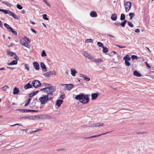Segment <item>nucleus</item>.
Here are the masks:
<instances>
[{
  "label": "nucleus",
  "mask_w": 154,
  "mask_h": 154,
  "mask_svg": "<svg viewBox=\"0 0 154 154\" xmlns=\"http://www.w3.org/2000/svg\"><path fill=\"white\" fill-rule=\"evenodd\" d=\"M30 29H31V30L33 33H35V34H36V33H37V32H36V31L34 30V29H33L32 28H31Z\"/></svg>",
  "instance_id": "13d9d810"
},
{
  "label": "nucleus",
  "mask_w": 154,
  "mask_h": 154,
  "mask_svg": "<svg viewBox=\"0 0 154 154\" xmlns=\"http://www.w3.org/2000/svg\"><path fill=\"white\" fill-rule=\"evenodd\" d=\"M10 30L14 35H16L17 34V32L14 30L12 28H11V29H10Z\"/></svg>",
  "instance_id": "49530a36"
},
{
  "label": "nucleus",
  "mask_w": 154,
  "mask_h": 154,
  "mask_svg": "<svg viewBox=\"0 0 154 154\" xmlns=\"http://www.w3.org/2000/svg\"><path fill=\"white\" fill-rule=\"evenodd\" d=\"M124 5L125 6V11L126 12H128L130 9L131 7V3L130 2H125Z\"/></svg>",
  "instance_id": "20e7f679"
},
{
  "label": "nucleus",
  "mask_w": 154,
  "mask_h": 154,
  "mask_svg": "<svg viewBox=\"0 0 154 154\" xmlns=\"http://www.w3.org/2000/svg\"><path fill=\"white\" fill-rule=\"evenodd\" d=\"M24 87H32L29 83H28L27 84L24 85Z\"/></svg>",
  "instance_id": "6e6d98bb"
},
{
  "label": "nucleus",
  "mask_w": 154,
  "mask_h": 154,
  "mask_svg": "<svg viewBox=\"0 0 154 154\" xmlns=\"http://www.w3.org/2000/svg\"><path fill=\"white\" fill-rule=\"evenodd\" d=\"M89 60H91L92 61H93L94 62H95L96 61L95 60V58H94L91 55L90 57L89 58Z\"/></svg>",
  "instance_id": "2f4dec72"
},
{
  "label": "nucleus",
  "mask_w": 154,
  "mask_h": 154,
  "mask_svg": "<svg viewBox=\"0 0 154 154\" xmlns=\"http://www.w3.org/2000/svg\"><path fill=\"white\" fill-rule=\"evenodd\" d=\"M17 8L20 9L21 10L23 8L19 4H17Z\"/></svg>",
  "instance_id": "c03bdc74"
},
{
  "label": "nucleus",
  "mask_w": 154,
  "mask_h": 154,
  "mask_svg": "<svg viewBox=\"0 0 154 154\" xmlns=\"http://www.w3.org/2000/svg\"><path fill=\"white\" fill-rule=\"evenodd\" d=\"M68 85H70V87H73V85H72V84H61L60 85V86H63L64 87H68Z\"/></svg>",
  "instance_id": "b1692460"
},
{
  "label": "nucleus",
  "mask_w": 154,
  "mask_h": 154,
  "mask_svg": "<svg viewBox=\"0 0 154 154\" xmlns=\"http://www.w3.org/2000/svg\"><path fill=\"white\" fill-rule=\"evenodd\" d=\"M42 85L43 87H52V85L50 84L46 83H42Z\"/></svg>",
  "instance_id": "a878e982"
},
{
  "label": "nucleus",
  "mask_w": 154,
  "mask_h": 154,
  "mask_svg": "<svg viewBox=\"0 0 154 154\" xmlns=\"http://www.w3.org/2000/svg\"><path fill=\"white\" fill-rule=\"evenodd\" d=\"M100 136V135H96L91 136V137H90V138H95V137H98Z\"/></svg>",
  "instance_id": "603ef678"
},
{
  "label": "nucleus",
  "mask_w": 154,
  "mask_h": 154,
  "mask_svg": "<svg viewBox=\"0 0 154 154\" xmlns=\"http://www.w3.org/2000/svg\"><path fill=\"white\" fill-rule=\"evenodd\" d=\"M88 94H85L83 93H80L77 95L75 97V98L83 104L88 103L89 100Z\"/></svg>",
  "instance_id": "f03ea898"
},
{
  "label": "nucleus",
  "mask_w": 154,
  "mask_h": 154,
  "mask_svg": "<svg viewBox=\"0 0 154 154\" xmlns=\"http://www.w3.org/2000/svg\"><path fill=\"white\" fill-rule=\"evenodd\" d=\"M89 127H96L95 123L91 124L89 125Z\"/></svg>",
  "instance_id": "5fc2aeb1"
},
{
  "label": "nucleus",
  "mask_w": 154,
  "mask_h": 154,
  "mask_svg": "<svg viewBox=\"0 0 154 154\" xmlns=\"http://www.w3.org/2000/svg\"><path fill=\"white\" fill-rule=\"evenodd\" d=\"M19 92V89L17 87H15L13 90V94H18Z\"/></svg>",
  "instance_id": "6ab92c4d"
},
{
  "label": "nucleus",
  "mask_w": 154,
  "mask_h": 154,
  "mask_svg": "<svg viewBox=\"0 0 154 154\" xmlns=\"http://www.w3.org/2000/svg\"><path fill=\"white\" fill-rule=\"evenodd\" d=\"M127 22V20H124L122 22H121L120 24L121 26L123 27H124L125 26V24Z\"/></svg>",
  "instance_id": "4be33fe9"
},
{
  "label": "nucleus",
  "mask_w": 154,
  "mask_h": 154,
  "mask_svg": "<svg viewBox=\"0 0 154 154\" xmlns=\"http://www.w3.org/2000/svg\"><path fill=\"white\" fill-rule=\"evenodd\" d=\"M23 40H24L26 42H28V43H30L31 40L29 39L28 38L26 37V36H24V37Z\"/></svg>",
  "instance_id": "bb28decb"
},
{
  "label": "nucleus",
  "mask_w": 154,
  "mask_h": 154,
  "mask_svg": "<svg viewBox=\"0 0 154 154\" xmlns=\"http://www.w3.org/2000/svg\"><path fill=\"white\" fill-rule=\"evenodd\" d=\"M49 72L51 76L53 74H54V75H55L56 74V72L54 70L52 71H50Z\"/></svg>",
  "instance_id": "a19ab883"
},
{
  "label": "nucleus",
  "mask_w": 154,
  "mask_h": 154,
  "mask_svg": "<svg viewBox=\"0 0 154 154\" xmlns=\"http://www.w3.org/2000/svg\"><path fill=\"white\" fill-rule=\"evenodd\" d=\"M71 75L73 76H75L76 73H77V71L74 69L72 68L70 70Z\"/></svg>",
  "instance_id": "2eb2a0df"
},
{
  "label": "nucleus",
  "mask_w": 154,
  "mask_h": 154,
  "mask_svg": "<svg viewBox=\"0 0 154 154\" xmlns=\"http://www.w3.org/2000/svg\"><path fill=\"white\" fill-rule=\"evenodd\" d=\"M135 32L137 33H139L140 32V30L139 29H136L135 30Z\"/></svg>",
  "instance_id": "e2e57ef3"
},
{
  "label": "nucleus",
  "mask_w": 154,
  "mask_h": 154,
  "mask_svg": "<svg viewBox=\"0 0 154 154\" xmlns=\"http://www.w3.org/2000/svg\"><path fill=\"white\" fill-rule=\"evenodd\" d=\"M114 24L117 26H119L120 25V23L119 22H116L114 23Z\"/></svg>",
  "instance_id": "bf43d9fd"
},
{
  "label": "nucleus",
  "mask_w": 154,
  "mask_h": 154,
  "mask_svg": "<svg viewBox=\"0 0 154 154\" xmlns=\"http://www.w3.org/2000/svg\"><path fill=\"white\" fill-rule=\"evenodd\" d=\"M95 60H96L95 61H95V63L98 62V63H100L102 62L103 61V60H102V59H101L100 58H98V59L95 58Z\"/></svg>",
  "instance_id": "72a5a7b5"
},
{
  "label": "nucleus",
  "mask_w": 154,
  "mask_h": 154,
  "mask_svg": "<svg viewBox=\"0 0 154 154\" xmlns=\"http://www.w3.org/2000/svg\"><path fill=\"white\" fill-rule=\"evenodd\" d=\"M129 16L130 17V19L131 20L135 16V14L134 13H130Z\"/></svg>",
  "instance_id": "412c9836"
},
{
  "label": "nucleus",
  "mask_w": 154,
  "mask_h": 154,
  "mask_svg": "<svg viewBox=\"0 0 154 154\" xmlns=\"http://www.w3.org/2000/svg\"><path fill=\"white\" fill-rule=\"evenodd\" d=\"M41 67L42 68V70L44 72H46L47 71V69L46 68V66L43 62H41L40 63Z\"/></svg>",
  "instance_id": "1a4fd4ad"
},
{
  "label": "nucleus",
  "mask_w": 154,
  "mask_h": 154,
  "mask_svg": "<svg viewBox=\"0 0 154 154\" xmlns=\"http://www.w3.org/2000/svg\"><path fill=\"white\" fill-rule=\"evenodd\" d=\"M38 92H39V91H36L33 92H32L33 95H35V94H36L38 93Z\"/></svg>",
  "instance_id": "052dcab7"
},
{
  "label": "nucleus",
  "mask_w": 154,
  "mask_h": 154,
  "mask_svg": "<svg viewBox=\"0 0 154 154\" xmlns=\"http://www.w3.org/2000/svg\"><path fill=\"white\" fill-rule=\"evenodd\" d=\"M8 88V87H2V88H0V90L1 91H5L6 90V88Z\"/></svg>",
  "instance_id": "864d4df0"
},
{
  "label": "nucleus",
  "mask_w": 154,
  "mask_h": 154,
  "mask_svg": "<svg viewBox=\"0 0 154 154\" xmlns=\"http://www.w3.org/2000/svg\"><path fill=\"white\" fill-rule=\"evenodd\" d=\"M8 14L10 16H12V15L14 14L12 12H11L9 10H8Z\"/></svg>",
  "instance_id": "09e8293b"
},
{
  "label": "nucleus",
  "mask_w": 154,
  "mask_h": 154,
  "mask_svg": "<svg viewBox=\"0 0 154 154\" xmlns=\"http://www.w3.org/2000/svg\"><path fill=\"white\" fill-rule=\"evenodd\" d=\"M34 95H33V93H31L30 94H29V97H32L33 96H34Z\"/></svg>",
  "instance_id": "774afa93"
},
{
  "label": "nucleus",
  "mask_w": 154,
  "mask_h": 154,
  "mask_svg": "<svg viewBox=\"0 0 154 154\" xmlns=\"http://www.w3.org/2000/svg\"><path fill=\"white\" fill-rule=\"evenodd\" d=\"M20 42L21 44L22 45L24 46H25L27 48H29L30 46L27 43H25V42H23V41H22L21 40H20Z\"/></svg>",
  "instance_id": "f8f14e48"
},
{
  "label": "nucleus",
  "mask_w": 154,
  "mask_h": 154,
  "mask_svg": "<svg viewBox=\"0 0 154 154\" xmlns=\"http://www.w3.org/2000/svg\"><path fill=\"white\" fill-rule=\"evenodd\" d=\"M47 55V54L45 52V51L43 50L42 52V53L41 54V56L42 57H45Z\"/></svg>",
  "instance_id": "e433bc0d"
},
{
  "label": "nucleus",
  "mask_w": 154,
  "mask_h": 154,
  "mask_svg": "<svg viewBox=\"0 0 154 154\" xmlns=\"http://www.w3.org/2000/svg\"><path fill=\"white\" fill-rule=\"evenodd\" d=\"M128 25L130 26L131 27H134V25L132 24V23L129 21L128 22Z\"/></svg>",
  "instance_id": "79ce46f5"
},
{
  "label": "nucleus",
  "mask_w": 154,
  "mask_h": 154,
  "mask_svg": "<svg viewBox=\"0 0 154 154\" xmlns=\"http://www.w3.org/2000/svg\"><path fill=\"white\" fill-rule=\"evenodd\" d=\"M31 100V98H28V99L27 100V102L25 104V106H27L28 105L29 103H30V101Z\"/></svg>",
  "instance_id": "f704fd0d"
},
{
  "label": "nucleus",
  "mask_w": 154,
  "mask_h": 154,
  "mask_svg": "<svg viewBox=\"0 0 154 154\" xmlns=\"http://www.w3.org/2000/svg\"><path fill=\"white\" fill-rule=\"evenodd\" d=\"M42 131V129L40 128H38V129H37V130H35V131L36 132H37L38 131Z\"/></svg>",
  "instance_id": "69168bd1"
},
{
  "label": "nucleus",
  "mask_w": 154,
  "mask_h": 154,
  "mask_svg": "<svg viewBox=\"0 0 154 154\" xmlns=\"http://www.w3.org/2000/svg\"><path fill=\"white\" fill-rule=\"evenodd\" d=\"M43 18L45 20H48V18L47 17V15L46 14H44L42 15Z\"/></svg>",
  "instance_id": "58836bf2"
},
{
  "label": "nucleus",
  "mask_w": 154,
  "mask_h": 154,
  "mask_svg": "<svg viewBox=\"0 0 154 154\" xmlns=\"http://www.w3.org/2000/svg\"><path fill=\"white\" fill-rule=\"evenodd\" d=\"M90 15L91 17H95L97 16V13L94 11H92L90 13Z\"/></svg>",
  "instance_id": "a211bd4d"
},
{
  "label": "nucleus",
  "mask_w": 154,
  "mask_h": 154,
  "mask_svg": "<svg viewBox=\"0 0 154 154\" xmlns=\"http://www.w3.org/2000/svg\"><path fill=\"white\" fill-rule=\"evenodd\" d=\"M123 59L125 60V64L126 66H130L131 63L129 61L131 60V58L130 57L129 55H126L123 57Z\"/></svg>",
  "instance_id": "7ed1b4c3"
},
{
  "label": "nucleus",
  "mask_w": 154,
  "mask_h": 154,
  "mask_svg": "<svg viewBox=\"0 0 154 154\" xmlns=\"http://www.w3.org/2000/svg\"><path fill=\"white\" fill-rule=\"evenodd\" d=\"M12 17H13L14 19H16L18 20L19 19L18 17L17 16L16 14H14L13 15H12Z\"/></svg>",
  "instance_id": "de8ad7c7"
},
{
  "label": "nucleus",
  "mask_w": 154,
  "mask_h": 154,
  "mask_svg": "<svg viewBox=\"0 0 154 154\" xmlns=\"http://www.w3.org/2000/svg\"><path fill=\"white\" fill-rule=\"evenodd\" d=\"M44 118L46 119H50L51 118V116L48 115H45L43 116Z\"/></svg>",
  "instance_id": "7c9ffc66"
},
{
  "label": "nucleus",
  "mask_w": 154,
  "mask_h": 154,
  "mask_svg": "<svg viewBox=\"0 0 154 154\" xmlns=\"http://www.w3.org/2000/svg\"><path fill=\"white\" fill-rule=\"evenodd\" d=\"M125 16L123 14H121L120 19L121 20H124L125 19Z\"/></svg>",
  "instance_id": "393cba45"
},
{
  "label": "nucleus",
  "mask_w": 154,
  "mask_h": 154,
  "mask_svg": "<svg viewBox=\"0 0 154 154\" xmlns=\"http://www.w3.org/2000/svg\"><path fill=\"white\" fill-rule=\"evenodd\" d=\"M17 60H16V59L15 60H13L10 63H8L7 65L9 66L16 65L17 63Z\"/></svg>",
  "instance_id": "ddd939ff"
},
{
  "label": "nucleus",
  "mask_w": 154,
  "mask_h": 154,
  "mask_svg": "<svg viewBox=\"0 0 154 154\" xmlns=\"http://www.w3.org/2000/svg\"><path fill=\"white\" fill-rule=\"evenodd\" d=\"M4 26L8 29H9L10 30V29H11L12 28L9 25L5 23L4 24Z\"/></svg>",
  "instance_id": "cd10ccee"
},
{
  "label": "nucleus",
  "mask_w": 154,
  "mask_h": 154,
  "mask_svg": "<svg viewBox=\"0 0 154 154\" xmlns=\"http://www.w3.org/2000/svg\"><path fill=\"white\" fill-rule=\"evenodd\" d=\"M73 87H65V90L69 91Z\"/></svg>",
  "instance_id": "4d7b16f0"
},
{
  "label": "nucleus",
  "mask_w": 154,
  "mask_h": 154,
  "mask_svg": "<svg viewBox=\"0 0 154 154\" xmlns=\"http://www.w3.org/2000/svg\"><path fill=\"white\" fill-rule=\"evenodd\" d=\"M33 87H40L41 83L38 80H35L32 82Z\"/></svg>",
  "instance_id": "423d86ee"
},
{
  "label": "nucleus",
  "mask_w": 154,
  "mask_h": 154,
  "mask_svg": "<svg viewBox=\"0 0 154 154\" xmlns=\"http://www.w3.org/2000/svg\"><path fill=\"white\" fill-rule=\"evenodd\" d=\"M24 66H25L26 69L27 71H29V65L27 64H25L24 65Z\"/></svg>",
  "instance_id": "4c0bfd02"
},
{
  "label": "nucleus",
  "mask_w": 154,
  "mask_h": 154,
  "mask_svg": "<svg viewBox=\"0 0 154 154\" xmlns=\"http://www.w3.org/2000/svg\"><path fill=\"white\" fill-rule=\"evenodd\" d=\"M117 18V15L116 14H112L111 16V19L112 20L115 21L116 20Z\"/></svg>",
  "instance_id": "dca6fc26"
},
{
  "label": "nucleus",
  "mask_w": 154,
  "mask_h": 154,
  "mask_svg": "<svg viewBox=\"0 0 154 154\" xmlns=\"http://www.w3.org/2000/svg\"><path fill=\"white\" fill-rule=\"evenodd\" d=\"M36 118V116H27L25 117H23L21 118L24 119H34Z\"/></svg>",
  "instance_id": "9b49d317"
},
{
  "label": "nucleus",
  "mask_w": 154,
  "mask_h": 154,
  "mask_svg": "<svg viewBox=\"0 0 154 154\" xmlns=\"http://www.w3.org/2000/svg\"><path fill=\"white\" fill-rule=\"evenodd\" d=\"M134 75L137 77H140L141 76V74L138 71L136 70L134 72Z\"/></svg>",
  "instance_id": "f3484780"
},
{
  "label": "nucleus",
  "mask_w": 154,
  "mask_h": 154,
  "mask_svg": "<svg viewBox=\"0 0 154 154\" xmlns=\"http://www.w3.org/2000/svg\"><path fill=\"white\" fill-rule=\"evenodd\" d=\"M131 58H132V59L133 60H137L138 59V57L136 55H133L132 56Z\"/></svg>",
  "instance_id": "473e14b6"
},
{
  "label": "nucleus",
  "mask_w": 154,
  "mask_h": 154,
  "mask_svg": "<svg viewBox=\"0 0 154 154\" xmlns=\"http://www.w3.org/2000/svg\"><path fill=\"white\" fill-rule=\"evenodd\" d=\"M82 54L85 57H87V56L88 55V54L87 52L84 51L83 52Z\"/></svg>",
  "instance_id": "a18cd8bd"
},
{
  "label": "nucleus",
  "mask_w": 154,
  "mask_h": 154,
  "mask_svg": "<svg viewBox=\"0 0 154 154\" xmlns=\"http://www.w3.org/2000/svg\"><path fill=\"white\" fill-rule=\"evenodd\" d=\"M3 26V24L2 22L0 20V27H2Z\"/></svg>",
  "instance_id": "338daca9"
},
{
  "label": "nucleus",
  "mask_w": 154,
  "mask_h": 154,
  "mask_svg": "<svg viewBox=\"0 0 154 154\" xmlns=\"http://www.w3.org/2000/svg\"><path fill=\"white\" fill-rule=\"evenodd\" d=\"M7 53L8 55H10L11 56H14V58L18 60L19 59V58L17 56L16 54L12 51H11L9 50H7Z\"/></svg>",
  "instance_id": "39448f33"
},
{
  "label": "nucleus",
  "mask_w": 154,
  "mask_h": 154,
  "mask_svg": "<svg viewBox=\"0 0 154 154\" xmlns=\"http://www.w3.org/2000/svg\"><path fill=\"white\" fill-rule=\"evenodd\" d=\"M56 90L55 87H45V88L40 89L41 91H43V92L46 93L47 95L45 96L41 97L39 98V100L41 102L42 104H44L47 101V98L49 95H53L52 93Z\"/></svg>",
  "instance_id": "f257e3e1"
},
{
  "label": "nucleus",
  "mask_w": 154,
  "mask_h": 154,
  "mask_svg": "<svg viewBox=\"0 0 154 154\" xmlns=\"http://www.w3.org/2000/svg\"><path fill=\"white\" fill-rule=\"evenodd\" d=\"M95 125L96 127H98L99 126H102L103 125V124L102 123L99 122L97 123H95Z\"/></svg>",
  "instance_id": "c9c22d12"
},
{
  "label": "nucleus",
  "mask_w": 154,
  "mask_h": 154,
  "mask_svg": "<svg viewBox=\"0 0 154 154\" xmlns=\"http://www.w3.org/2000/svg\"><path fill=\"white\" fill-rule=\"evenodd\" d=\"M102 48H103V53H106L107 52L108 49L106 47L103 46Z\"/></svg>",
  "instance_id": "5701e85b"
},
{
  "label": "nucleus",
  "mask_w": 154,
  "mask_h": 154,
  "mask_svg": "<svg viewBox=\"0 0 154 154\" xmlns=\"http://www.w3.org/2000/svg\"><path fill=\"white\" fill-rule=\"evenodd\" d=\"M8 10L2 9V12H3L5 14H8Z\"/></svg>",
  "instance_id": "8fccbe9b"
},
{
  "label": "nucleus",
  "mask_w": 154,
  "mask_h": 154,
  "mask_svg": "<svg viewBox=\"0 0 154 154\" xmlns=\"http://www.w3.org/2000/svg\"><path fill=\"white\" fill-rule=\"evenodd\" d=\"M100 95V94L98 92L92 94L91 95V100H93L96 99Z\"/></svg>",
  "instance_id": "0eeeda50"
},
{
  "label": "nucleus",
  "mask_w": 154,
  "mask_h": 154,
  "mask_svg": "<svg viewBox=\"0 0 154 154\" xmlns=\"http://www.w3.org/2000/svg\"><path fill=\"white\" fill-rule=\"evenodd\" d=\"M2 3L5 5L7 6L11 7V4L8 2V1H4L2 2Z\"/></svg>",
  "instance_id": "aec40b11"
},
{
  "label": "nucleus",
  "mask_w": 154,
  "mask_h": 154,
  "mask_svg": "<svg viewBox=\"0 0 154 154\" xmlns=\"http://www.w3.org/2000/svg\"><path fill=\"white\" fill-rule=\"evenodd\" d=\"M97 45L99 47H103L104 46L103 44L101 42H98L97 43Z\"/></svg>",
  "instance_id": "ea45409f"
},
{
  "label": "nucleus",
  "mask_w": 154,
  "mask_h": 154,
  "mask_svg": "<svg viewBox=\"0 0 154 154\" xmlns=\"http://www.w3.org/2000/svg\"><path fill=\"white\" fill-rule=\"evenodd\" d=\"M30 112H38V110H30Z\"/></svg>",
  "instance_id": "680f3d73"
},
{
  "label": "nucleus",
  "mask_w": 154,
  "mask_h": 154,
  "mask_svg": "<svg viewBox=\"0 0 154 154\" xmlns=\"http://www.w3.org/2000/svg\"><path fill=\"white\" fill-rule=\"evenodd\" d=\"M21 111L23 112H30V110L27 109H21Z\"/></svg>",
  "instance_id": "c756f323"
},
{
  "label": "nucleus",
  "mask_w": 154,
  "mask_h": 154,
  "mask_svg": "<svg viewBox=\"0 0 154 154\" xmlns=\"http://www.w3.org/2000/svg\"><path fill=\"white\" fill-rule=\"evenodd\" d=\"M43 75L45 76V77L46 78H48L50 76H51L50 74H49V72H46V73L44 74Z\"/></svg>",
  "instance_id": "c85d7f7f"
},
{
  "label": "nucleus",
  "mask_w": 154,
  "mask_h": 154,
  "mask_svg": "<svg viewBox=\"0 0 154 154\" xmlns=\"http://www.w3.org/2000/svg\"><path fill=\"white\" fill-rule=\"evenodd\" d=\"M86 42H93V41L91 39H87L86 40Z\"/></svg>",
  "instance_id": "37998d69"
},
{
  "label": "nucleus",
  "mask_w": 154,
  "mask_h": 154,
  "mask_svg": "<svg viewBox=\"0 0 154 154\" xmlns=\"http://www.w3.org/2000/svg\"><path fill=\"white\" fill-rule=\"evenodd\" d=\"M52 97H47V101H48V100H51L52 99Z\"/></svg>",
  "instance_id": "0e129e2a"
},
{
  "label": "nucleus",
  "mask_w": 154,
  "mask_h": 154,
  "mask_svg": "<svg viewBox=\"0 0 154 154\" xmlns=\"http://www.w3.org/2000/svg\"><path fill=\"white\" fill-rule=\"evenodd\" d=\"M145 63L146 65V66L148 68L150 69L151 68V67L149 65V64L147 62H145Z\"/></svg>",
  "instance_id": "3c124183"
},
{
  "label": "nucleus",
  "mask_w": 154,
  "mask_h": 154,
  "mask_svg": "<svg viewBox=\"0 0 154 154\" xmlns=\"http://www.w3.org/2000/svg\"><path fill=\"white\" fill-rule=\"evenodd\" d=\"M63 102V100L61 99H59L57 101L56 105L58 107L60 106Z\"/></svg>",
  "instance_id": "4468645a"
},
{
  "label": "nucleus",
  "mask_w": 154,
  "mask_h": 154,
  "mask_svg": "<svg viewBox=\"0 0 154 154\" xmlns=\"http://www.w3.org/2000/svg\"><path fill=\"white\" fill-rule=\"evenodd\" d=\"M79 76L80 77L83 78L86 81H88L90 80V78L87 77L86 75H85L83 74H80L79 75Z\"/></svg>",
  "instance_id": "9d476101"
},
{
  "label": "nucleus",
  "mask_w": 154,
  "mask_h": 154,
  "mask_svg": "<svg viewBox=\"0 0 154 154\" xmlns=\"http://www.w3.org/2000/svg\"><path fill=\"white\" fill-rule=\"evenodd\" d=\"M33 65L34 68L36 70H39V66L38 63L37 62H34L33 63Z\"/></svg>",
  "instance_id": "6e6552de"
}]
</instances>
